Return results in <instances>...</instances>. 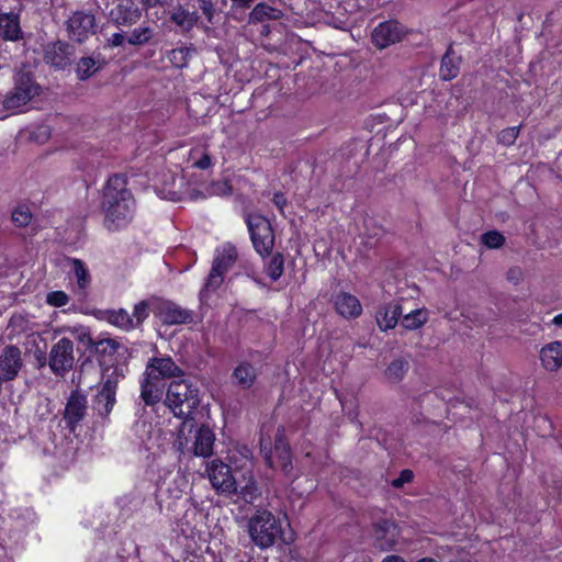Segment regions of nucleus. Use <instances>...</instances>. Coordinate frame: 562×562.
Wrapping results in <instances>:
<instances>
[{"instance_id":"1","label":"nucleus","mask_w":562,"mask_h":562,"mask_svg":"<svg viewBox=\"0 0 562 562\" xmlns=\"http://www.w3.org/2000/svg\"><path fill=\"white\" fill-rule=\"evenodd\" d=\"M101 210L108 231H120L133 221L136 213V200L127 187L126 176L113 175L108 179L103 188Z\"/></svg>"},{"instance_id":"2","label":"nucleus","mask_w":562,"mask_h":562,"mask_svg":"<svg viewBox=\"0 0 562 562\" xmlns=\"http://www.w3.org/2000/svg\"><path fill=\"white\" fill-rule=\"evenodd\" d=\"M165 403L175 416L183 418L178 430L179 448L190 449L188 434L195 429V422L190 415L200 404L199 390L187 380L172 381L167 390Z\"/></svg>"},{"instance_id":"3","label":"nucleus","mask_w":562,"mask_h":562,"mask_svg":"<svg viewBox=\"0 0 562 562\" xmlns=\"http://www.w3.org/2000/svg\"><path fill=\"white\" fill-rule=\"evenodd\" d=\"M248 532L257 547L267 549L281 537V521L271 512L258 509L248 520Z\"/></svg>"},{"instance_id":"4","label":"nucleus","mask_w":562,"mask_h":562,"mask_svg":"<svg viewBox=\"0 0 562 562\" xmlns=\"http://www.w3.org/2000/svg\"><path fill=\"white\" fill-rule=\"evenodd\" d=\"M40 91L41 87L35 82L32 75L19 70L13 77V87L4 97L2 105L5 110H16L38 95Z\"/></svg>"},{"instance_id":"5","label":"nucleus","mask_w":562,"mask_h":562,"mask_svg":"<svg viewBox=\"0 0 562 562\" xmlns=\"http://www.w3.org/2000/svg\"><path fill=\"white\" fill-rule=\"evenodd\" d=\"M245 222L257 254L262 258L270 256L274 246V234L270 222L260 214H247Z\"/></svg>"},{"instance_id":"6","label":"nucleus","mask_w":562,"mask_h":562,"mask_svg":"<svg viewBox=\"0 0 562 562\" xmlns=\"http://www.w3.org/2000/svg\"><path fill=\"white\" fill-rule=\"evenodd\" d=\"M237 259V250L234 245L227 243L216 249L205 289L214 291L223 282L225 273L234 266Z\"/></svg>"},{"instance_id":"7","label":"nucleus","mask_w":562,"mask_h":562,"mask_svg":"<svg viewBox=\"0 0 562 562\" xmlns=\"http://www.w3.org/2000/svg\"><path fill=\"white\" fill-rule=\"evenodd\" d=\"M47 363L55 375L65 376L75 363L72 341L64 337L55 342L50 348Z\"/></svg>"},{"instance_id":"8","label":"nucleus","mask_w":562,"mask_h":562,"mask_svg":"<svg viewBox=\"0 0 562 562\" xmlns=\"http://www.w3.org/2000/svg\"><path fill=\"white\" fill-rule=\"evenodd\" d=\"M66 32L69 40L83 43L97 32L94 14L83 10L75 11L66 21Z\"/></svg>"},{"instance_id":"9","label":"nucleus","mask_w":562,"mask_h":562,"mask_svg":"<svg viewBox=\"0 0 562 562\" xmlns=\"http://www.w3.org/2000/svg\"><path fill=\"white\" fill-rule=\"evenodd\" d=\"M398 539L400 530L393 521L382 519L372 525L371 541L376 550L392 551L397 546Z\"/></svg>"},{"instance_id":"10","label":"nucleus","mask_w":562,"mask_h":562,"mask_svg":"<svg viewBox=\"0 0 562 562\" xmlns=\"http://www.w3.org/2000/svg\"><path fill=\"white\" fill-rule=\"evenodd\" d=\"M265 459L270 468H280L281 471L289 475L292 470V456L290 446L284 439V430L278 428L274 440V448L265 452Z\"/></svg>"},{"instance_id":"11","label":"nucleus","mask_w":562,"mask_h":562,"mask_svg":"<svg viewBox=\"0 0 562 562\" xmlns=\"http://www.w3.org/2000/svg\"><path fill=\"white\" fill-rule=\"evenodd\" d=\"M209 480L212 486L222 493H234L237 491V483L232 475L231 468L217 460H213L206 468Z\"/></svg>"},{"instance_id":"12","label":"nucleus","mask_w":562,"mask_h":562,"mask_svg":"<svg viewBox=\"0 0 562 562\" xmlns=\"http://www.w3.org/2000/svg\"><path fill=\"white\" fill-rule=\"evenodd\" d=\"M145 372L150 378L165 379L179 378L183 375V370L169 356L153 357L148 360Z\"/></svg>"},{"instance_id":"13","label":"nucleus","mask_w":562,"mask_h":562,"mask_svg":"<svg viewBox=\"0 0 562 562\" xmlns=\"http://www.w3.org/2000/svg\"><path fill=\"white\" fill-rule=\"evenodd\" d=\"M110 16L116 25L131 26L142 18V9L136 0H119Z\"/></svg>"},{"instance_id":"14","label":"nucleus","mask_w":562,"mask_h":562,"mask_svg":"<svg viewBox=\"0 0 562 562\" xmlns=\"http://www.w3.org/2000/svg\"><path fill=\"white\" fill-rule=\"evenodd\" d=\"M87 396L78 391L71 392L64 412V418L67 426L75 430L77 425L85 418L87 414Z\"/></svg>"},{"instance_id":"15","label":"nucleus","mask_w":562,"mask_h":562,"mask_svg":"<svg viewBox=\"0 0 562 562\" xmlns=\"http://www.w3.org/2000/svg\"><path fill=\"white\" fill-rule=\"evenodd\" d=\"M403 36V29L396 21L380 23L372 32V42L382 49L400 42Z\"/></svg>"},{"instance_id":"16","label":"nucleus","mask_w":562,"mask_h":562,"mask_svg":"<svg viewBox=\"0 0 562 562\" xmlns=\"http://www.w3.org/2000/svg\"><path fill=\"white\" fill-rule=\"evenodd\" d=\"M23 361L21 350L15 346H7L0 353V372L2 381L13 380L21 370Z\"/></svg>"},{"instance_id":"17","label":"nucleus","mask_w":562,"mask_h":562,"mask_svg":"<svg viewBox=\"0 0 562 562\" xmlns=\"http://www.w3.org/2000/svg\"><path fill=\"white\" fill-rule=\"evenodd\" d=\"M336 312L344 318H358L362 314V305L357 296L348 292H338L333 296Z\"/></svg>"},{"instance_id":"18","label":"nucleus","mask_w":562,"mask_h":562,"mask_svg":"<svg viewBox=\"0 0 562 562\" xmlns=\"http://www.w3.org/2000/svg\"><path fill=\"white\" fill-rule=\"evenodd\" d=\"M119 383V374L113 372L102 385L101 391L97 395V409L102 415H109L115 404V395Z\"/></svg>"},{"instance_id":"19","label":"nucleus","mask_w":562,"mask_h":562,"mask_svg":"<svg viewBox=\"0 0 562 562\" xmlns=\"http://www.w3.org/2000/svg\"><path fill=\"white\" fill-rule=\"evenodd\" d=\"M539 359L546 371H559L562 368V340L546 344L539 351Z\"/></svg>"},{"instance_id":"20","label":"nucleus","mask_w":562,"mask_h":562,"mask_svg":"<svg viewBox=\"0 0 562 562\" xmlns=\"http://www.w3.org/2000/svg\"><path fill=\"white\" fill-rule=\"evenodd\" d=\"M402 313L403 308L398 301H392L381 305L375 314V321L379 328L382 331L395 328Z\"/></svg>"},{"instance_id":"21","label":"nucleus","mask_w":562,"mask_h":562,"mask_svg":"<svg viewBox=\"0 0 562 562\" xmlns=\"http://www.w3.org/2000/svg\"><path fill=\"white\" fill-rule=\"evenodd\" d=\"M165 382L150 378L145 371L140 381V397L146 405H155L162 398Z\"/></svg>"},{"instance_id":"22","label":"nucleus","mask_w":562,"mask_h":562,"mask_svg":"<svg viewBox=\"0 0 562 562\" xmlns=\"http://www.w3.org/2000/svg\"><path fill=\"white\" fill-rule=\"evenodd\" d=\"M215 436L210 427L202 425L194 431V440L192 443L193 453L196 457L206 458L213 453Z\"/></svg>"},{"instance_id":"23","label":"nucleus","mask_w":562,"mask_h":562,"mask_svg":"<svg viewBox=\"0 0 562 562\" xmlns=\"http://www.w3.org/2000/svg\"><path fill=\"white\" fill-rule=\"evenodd\" d=\"M159 316L164 324L167 325H179V324H188L192 321V312L182 308L181 306L166 302L162 304L159 311Z\"/></svg>"},{"instance_id":"24","label":"nucleus","mask_w":562,"mask_h":562,"mask_svg":"<svg viewBox=\"0 0 562 562\" xmlns=\"http://www.w3.org/2000/svg\"><path fill=\"white\" fill-rule=\"evenodd\" d=\"M0 37L4 41H19L22 37L19 15L15 13L0 14Z\"/></svg>"},{"instance_id":"25","label":"nucleus","mask_w":562,"mask_h":562,"mask_svg":"<svg viewBox=\"0 0 562 562\" xmlns=\"http://www.w3.org/2000/svg\"><path fill=\"white\" fill-rule=\"evenodd\" d=\"M105 65L104 58L101 57H81L76 67L77 78L85 81L91 78L97 71H99Z\"/></svg>"},{"instance_id":"26","label":"nucleus","mask_w":562,"mask_h":562,"mask_svg":"<svg viewBox=\"0 0 562 562\" xmlns=\"http://www.w3.org/2000/svg\"><path fill=\"white\" fill-rule=\"evenodd\" d=\"M283 16L280 9L260 2L249 13V23H262L266 21H277Z\"/></svg>"},{"instance_id":"27","label":"nucleus","mask_w":562,"mask_h":562,"mask_svg":"<svg viewBox=\"0 0 562 562\" xmlns=\"http://www.w3.org/2000/svg\"><path fill=\"white\" fill-rule=\"evenodd\" d=\"M232 378L240 387L249 389L256 381V369L248 362H241L234 369Z\"/></svg>"},{"instance_id":"28","label":"nucleus","mask_w":562,"mask_h":562,"mask_svg":"<svg viewBox=\"0 0 562 562\" xmlns=\"http://www.w3.org/2000/svg\"><path fill=\"white\" fill-rule=\"evenodd\" d=\"M104 318L108 323L122 330L130 331L134 329L131 314L124 308L106 311Z\"/></svg>"},{"instance_id":"29","label":"nucleus","mask_w":562,"mask_h":562,"mask_svg":"<svg viewBox=\"0 0 562 562\" xmlns=\"http://www.w3.org/2000/svg\"><path fill=\"white\" fill-rule=\"evenodd\" d=\"M460 58L454 55L451 48L447 50L441 60L440 78L442 80H451L459 74Z\"/></svg>"},{"instance_id":"30","label":"nucleus","mask_w":562,"mask_h":562,"mask_svg":"<svg viewBox=\"0 0 562 562\" xmlns=\"http://www.w3.org/2000/svg\"><path fill=\"white\" fill-rule=\"evenodd\" d=\"M69 261L71 263V269L77 281V286L79 290L85 292L91 283L89 270L86 263L80 259L71 258Z\"/></svg>"},{"instance_id":"31","label":"nucleus","mask_w":562,"mask_h":562,"mask_svg":"<svg viewBox=\"0 0 562 562\" xmlns=\"http://www.w3.org/2000/svg\"><path fill=\"white\" fill-rule=\"evenodd\" d=\"M428 317V310L417 308L403 316L402 325L406 329L415 330L424 326L427 323Z\"/></svg>"},{"instance_id":"32","label":"nucleus","mask_w":562,"mask_h":562,"mask_svg":"<svg viewBox=\"0 0 562 562\" xmlns=\"http://www.w3.org/2000/svg\"><path fill=\"white\" fill-rule=\"evenodd\" d=\"M409 368L408 361L404 359L393 360L385 370L386 379L392 383H398L403 380Z\"/></svg>"},{"instance_id":"33","label":"nucleus","mask_w":562,"mask_h":562,"mask_svg":"<svg viewBox=\"0 0 562 562\" xmlns=\"http://www.w3.org/2000/svg\"><path fill=\"white\" fill-rule=\"evenodd\" d=\"M155 35L153 27L148 25H140L134 29L127 37V42L134 46H142L151 41Z\"/></svg>"},{"instance_id":"34","label":"nucleus","mask_w":562,"mask_h":562,"mask_svg":"<svg viewBox=\"0 0 562 562\" xmlns=\"http://www.w3.org/2000/svg\"><path fill=\"white\" fill-rule=\"evenodd\" d=\"M189 159L192 161V167L200 170H206L213 165L211 155L206 148H192L190 150Z\"/></svg>"},{"instance_id":"35","label":"nucleus","mask_w":562,"mask_h":562,"mask_svg":"<svg viewBox=\"0 0 562 562\" xmlns=\"http://www.w3.org/2000/svg\"><path fill=\"white\" fill-rule=\"evenodd\" d=\"M170 19L175 24H177L181 29L189 31L195 25L199 18L196 16L195 13L189 12L188 10L180 8L171 14Z\"/></svg>"},{"instance_id":"36","label":"nucleus","mask_w":562,"mask_h":562,"mask_svg":"<svg viewBox=\"0 0 562 562\" xmlns=\"http://www.w3.org/2000/svg\"><path fill=\"white\" fill-rule=\"evenodd\" d=\"M98 355L113 356L121 348V342L114 338L105 337L93 340L92 346Z\"/></svg>"},{"instance_id":"37","label":"nucleus","mask_w":562,"mask_h":562,"mask_svg":"<svg viewBox=\"0 0 562 562\" xmlns=\"http://www.w3.org/2000/svg\"><path fill=\"white\" fill-rule=\"evenodd\" d=\"M58 331L70 334L78 342H81L88 347L92 346L93 344L90 331L86 326H64Z\"/></svg>"},{"instance_id":"38","label":"nucleus","mask_w":562,"mask_h":562,"mask_svg":"<svg viewBox=\"0 0 562 562\" xmlns=\"http://www.w3.org/2000/svg\"><path fill=\"white\" fill-rule=\"evenodd\" d=\"M284 259L281 254H274L266 267V273L277 281L283 273Z\"/></svg>"},{"instance_id":"39","label":"nucleus","mask_w":562,"mask_h":562,"mask_svg":"<svg viewBox=\"0 0 562 562\" xmlns=\"http://www.w3.org/2000/svg\"><path fill=\"white\" fill-rule=\"evenodd\" d=\"M190 49L187 47L175 48L168 52L169 61L177 68H183L188 65Z\"/></svg>"},{"instance_id":"40","label":"nucleus","mask_w":562,"mask_h":562,"mask_svg":"<svg viewBox=\"0 0 562 562\" xmlns=\"http://www.w3.org/2000/svg\"><path fill=\"white\" fill-rule=\"evenodd\" d=\"M481 241L490 249H497L504 245L505 237L498 231H490L481 236Z\"/></svg>"},{"instance_id":"41","label":"nucleus","mask_w":562,"mask_h":562,"mask_svg":"<svg viewBox=\"0 0 562 562\" xmlns=\"http://www.w3.org/2000/svg\"><path fill=\"white\" fill-rule=\"evenodd\" d=\"M148 303L146 301H140L135 304L133 314L131 318L133 319L134 329L143 324V322L148 317Z\"/></svg>"},{"instance_id":"42","label":"nucleus","mask_w":562,"mask_h":562,"mask_svg":"<svg viewBox=\"0 0 562 562\" xmlns=\"http://www.w3.org/2000/svg\"><path fill=\"white\" fill-rule=\"evenodd\" d=\"M520 133V126H512L502 130L497 135V140L499 144H503L505 146L513 145L516 139L518 138Z\"/></svg>"},{"instance_id":"43","label":"nucleus","mask_w":562,"mask_h":562,"mask_svg":"<svg viewBox=\"0 0 562 562\" xmlns=\"http://www.w3.org/2000/svg\"><path fill=\"white\" fill-rule=\"evenodd\" d=\"M32 220V213L26 206H18L12 212V221L20 227L26 226Z\"/></svg>"},{"instance_id":"44","label":"nucleus","mask_w":562,"mask_h":562,"mask_svg":"<svg viewBox=\"0 0 562 562\" xmlns=\"http://www.w3.org/2000/svg\"><path fill=\"white\" fill-rule=\"evenodd\" d=\"M240 495L248 503L254 502L260 496L259 487L252 479H250L244 486H241Z\"/></svg>"},{"instance_id":"45","label":"nucleus","mask_w":562,"mask_h":562,"mask_svg":"<svg viewBox=\"0 0 562 562\" xmlns=\"http://www.w3.org/2000/svg\"><path fill=\"white\" fill-rule=\"evenodd\" d=\"M170 180V188H162L158 190V194L171 201H177L180 199L181 193L175 189L177 178L173 175H166Z\"/></svg>"},{"instance_id":"46","label":"nucleus","mask_w":562,"mask_h":562,"mask_svg":"<svg viewBox=\"0 0 562 562\" xmlns=\"http://www.w3.org/2000/svg\"><path fill=\"white\" fill-rule=\"evenodd\" d=\"M46 302L50 306L61 307L68 304L69 296L64 291H53L47 294Z\"/></svg>"},{"instance_id":"47","label":"nucleus","mask_w":562,"mask_h":562,"mask_svg":"<svg viewBox=\"0 0 562 562\" xmlns=\"http://www.w3.org/2000/svg\"><path fill=\"white\" fill-rule=\"evenodd\" d=\"M211 192L216 195H229L232 193V186L228 181H221L212 184Z\"/></svg>"},{"instance_id":"48","label":"nucleus","mask_w":562,"mask_h":562,"mask_svg":"<svg viewBox=\"0 0 562 562\" xmlns=\"http://www.w3.org/2000/svg\"><path fill=\"white\" fill-rule=\"evenodd\" d=\"M413 480V472L411 470H403L400 476L392 482V486L395 488L402 487L405 483Z\"/></svg>"},{"instance_id":"49","label":"nucleus","mask_w":562,"mask_h":562,"mask_svg":"<svg viewBox=\"0 0 562 562\" xmlns=\"http://www.w3.org/2000/svg\"><path fill=\"white\" fill-rule=\"evenodd\" d=\"M199 5L202 13L207 18L209 22L212 21L214 7L211 0H199Z\"/></svg>"},{"instance_id":"50","label":"nucleus","mask_w":562,"mask_h":562,"mask_svg":"<svg viewBox=\"0 0 562 562\" xmlns=\"http://www.w3.org/2000/svg\"><path fill=\"white\" fill-rule=\"evenodd\" d=\"M195 515H196V510L195 509H189V510L186 512L184 517H183V519L186 521H181V524H180L182 532L192 531L194 529V526L189 520V517L190 516H195Z\"/></svg>"},{"instance_id":"51","label":"nucleus","mask_w":562,"mask_h":562,"mask_svg":"<svg viewBox=\"0 0 562 562\" xmlns=\"http://www.w3.org/2000/svg\"><path fill=\"white\" fill-rule=\"evenodd\" d=\"M272 202L274 203V205L279 209V211L281 213H283V209L288 204V200L284 196V194L282 192H276L273 194V199H272Z\"/></svg>"},{"instance_id":"52","label":"nucleus","mask_w":562,"mask_h":562,"mask_svg":"<svg viewBox=\"0 0 562 562\" xmlns=\"http://www.w3.org/2000/svg\"><path fill=\"white\" fill-rule=\"evenodd\" d=\"M124 43V35L122 33H114L108 40V44L111 47H119Z\"/></svg>"},{"instance_id":"53","label":"nucleus","mask_w":562,"mask_h":562,"mask_svg":"<svg viewBox=\"0 0 562 562\" xmlns=\"http://www.w3.org/2000/svg\"><path fill=\"white\" fill-rule=\"evenodd\" d=\"M457 559L451 560L450 562H475L471 559L470 553L462 549H457Z\"/></svg>"},{"instance_id":"54","label":"nucleus","mask_w":562,"mask_h":562,"mask_svg":"<svg viewBox=\"0 0 562 562\" xmlns=\"http://www.w3.org/2000/svg\"><path fill=\"white\" fill-rule=\"evenodd\" d=\"M233 9H248L255 0H231Z\"/></svg>"},{"instance_id":"55","label":"nucleus","mask_w":562,"mask_h":562,"mask_svg":"<svg viewBox=\"0 0 562 562\" xmlns=\"http://www.w3.org/2000/svg\"><path fill=\"white\" fill-rule=\"evenodd\" d=\"M147 8H154L158 4L168 2L169 0H142Z\"/></svg>"},{"instance_id":"56","label":"nucleus","mask_w":562,"mask_h":562,"mask_svg":"<svg viewBox=\"0 0 562 562\" xmlns=\"http://www.w3.org/2000/svg\"><path fill=\"white\" fill-rule=\"evenodd\" d=\"M382 562H406L402 557L400 555H387L382 560Z\"/></svg>"},{"instance_id":"57","label":"nucleus","mask_w":562,"mask_h":562,"mask_svg":"<svg viewBox=\"0 0 562 562\" xmlns=\"http://www.w3.org/2000/svg\"><path fill=\"white\" fill-rule=\"evenodd\" d=\"M447 552H451V549H450V548H448V547H446V548L441 547V548H440V549H438V551H437V557H438V558H443V557L446 555V553H447Z\"/></svg>"},{"instance_id":"58","label":"nucleus","mask_w":562,"mask_h":562,"mask_svg":"<svg viewBox=\"0 0 562 562\" xmlns=\"http://www.w3.org/2000/svg\"><path fill=\"white\" fill-rule=\"evenodd\" d=\"M552 323L557 326H562V313L555 315L552 319Z\"/></svg>"},{"instance_id":"59","label":"nucleus","mask_w":562,"mask_h":562,"mask_svg":"<svg viewBox=\"0 0 562 562\" xmlns=\"http://www.w3.org/2000/svg\"><path fill=\"white\" fill-rule=\"evenodd\" d=\"M417 562H437V561L432 558H423V559L418 560Z\"/></svg>"},{"instance_id":"60","label":"nucleus","mask_w":562,"mask_h":562,"mask_svg":"<svg viewBox=\"0 0 562 562\" xmlns=\"http://www.w3.org/2000/svg\"><path fill=\"white\" fill-rule=\"evenodd\" d=\"M46 363V358L43 357V361L41 362V367H43Z\"/></svg>"}]
</instances>
